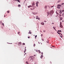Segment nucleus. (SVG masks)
<instances>
[{
    "instance_id": "f257e3e1",
    "label": "nucleus",
    "mask_w": 64,
    "mask_h": 64,
    "mask_svg": "<svg viewBox=\"0 0 64 64\" xmlns=\"http://www.w3.org/2000/svg\"><path fill=\"white\" fill-rule=\"evenodd\" d=\"M50 14L51 16H52V14H53L54 13V11L53 10H51L50 12Z\"/></svg>"
},
{
    "instance_id": "f03ea898",
    "label": "nucleus",
    "mask_w": 64,
    "mask_h": 64,
    "mask_svg": "<svg viewBox=\"0 0 64 64\" xmlns=\"http://www.w3.org/2000/svg\"><path fill=\"white\" fill-rule=\"evenodd\" d=\"M38 4H39V2H37L36 3V7L38 6Z\"/></svg>"
},
{
    "instance_id": "7ed1b4c3",
    "label": "nucleus",
    "mask_w": 64,
    "mask_h": 64,
    "mask_svg": "<svg viewBox=\"0 0 64 64\" xmlns=\"http://www.w3.org/2000/svg\"><path fill=\"white\" fill-rule=\"evenodd\" d=\"M60 28H63V26H62V24H61V23H60Z\"/></svg>"
},
{
    "instance_id": "20e7f679",
    "label": "nucleus",
    "mask_w": 64,
    "mask_h": 64,
    "mask_svg": "<svg viewBox=\"0 0 64 64\" xmlns=\"http://www.w3.org/2000/svg\"><path fill=\"white\" fill-rule=\"evenodd\" d=\"M22 44V43L21 42H19L18 43V45L19 46H20L21 45V44Z\"/></svg>"
},
{
    "instance_id": "39448f33",
    "label": "nucleus",
    "mask_w": 64,
    "mask_h": 64,
    "mask_svg": "<svg viewBox=\"0 0 64 64\" xmlns=\"http://www.w3.org/2000/svg\"><path fill=\"white\" fill-rule=\"evenodd\" d=\"M32 13L33 14H34V15H36V14H38V13L37 12L35 13L34 12H32Z\"/></svg>"
},
{
    "instance_id": "423d86ee",
    "label": "nucleus",
    "mask_w": 64,
    "mask_h": 64,
    "mask_svg": "<svg viewBox=\"0 0 64 64\" xmlns=\"http://www.w3.org/2000/svg\"><path fill=\"white\" fill-rule=\"evenodd\" d=\"M41 24L42 25H44V23L43 22H42L41 23Z\"/></svg>"
},
{
    "instance_id": "0eeeda50",
    "label": "nucleus",
    "mask_w": 64,
    "mask_h": 64,
    "mask_svg": "<svg viewBox=\"0 0 64 64\" xmlns=\"http://www.w3.org/2000/svg\"><path fill=\"white\" fill-rule=\"evenodd\" d=\"M57 6L58 7H61V5L58 4Z\"/></svg>"
},
{
    "instance_id": "6e6552de",
    "label": "nucleus",
    "mask_w": 64,
    "mask_h": 64,
    "mask_svg": "<svg viewBox=\"0 0 64 64\" xmlns=\"http://www.w3.org/2000/svg\"><path fill=\"white\" fill-rule=\"evenodd\" d=\"M32 7V6H28V8H30V7Z\"/></svg>"
},
{
    "instance_id": "1a4fd4ad",
    "label": "nucleus",
    "mask_w": 64,
    "mask_h": 64,
    "mask_svg": "<svg viewBox=\"0 0 64 64\" xmlns=\"http://www.w3.org/2000/svg\"><path fill=\"white\" fill-rule=\"evenodd\" d=\"M42 57H43V55H42L40 57V58L41 59H42Z\"/></svg>"
},
{
    "instance_id": "9d476101",
    "label": "nucleus",
    "mask_w": 64,
    "mask_h": 64,
    "mask_svg": "<svg viewBox=\"0 0 64 64\" xmlns=\"http://www.w3.org/2000/svg\"><path fill=\"white\" fill-rule=\"evenodd\" d=\"M61 0H59L58 1V3H59V2H61Z\"/></svg>"
},
{
    "instance_id": "9b49d317",
    "label": "nucleus",
    "mask_w": 64,
    "mask_h": 64,
    "mask_svg": "<svg viewBox=\"0 0 64 64\" xmlns=\"http://www.w3.org/2000/svg\"><path fill=\"white\" fill-rule=\"evenodd\" d=\"M62 13V12H61V10H60V14H61Z\"/></svg>"
},
{
    "instance_id": "f8f14e48",
    "label": "nucleus",
    "mask_w": 64,
    "mask_h": 64,
    "mask_svg": "<svg viewBox=\"0 0 64 64\" xmlns=\"http://www.w3.org/2000/svg\"><path fill=\"white\" fill-rule=\"evenodd\" d=\"M47 6H45L44 7V8L45 9H47Z\"/></svg>"
},
{
    "instance_id": "ddd939ff",
    "label": "nucleus",
    "mask_w": 64,
    "mask_h": 64,
    "mask_svg": "<svg viewBox=\"0 0 64 64\" xmlns=\"http://www.w3.org/2000/svg\"><path fill=\"white\" fill-rule=\"evenodd\" d=\"M57 33L58 34H61V35H62V34H61V33H60V32H58Z\"/></svg>"
},
{
    "instance_id": "4468645a",
    "label": "nucleus",
    "mask_w": 64,
    "mask_h": 64,
    "mask_svg": "<svg viewBox=\"0 0 64 64\" xmlns=\"http://www.w3.org/2000/svg\"><path fill=\"white\" fill-rule=\"evenodd\" d=\"M34 3H33L32 4V6H34Z\"/></svg>"
},
{
    "instance_id": "2eb2a0df",
    "label": "nucleus",
    "mask_w": 64,
    "mask_h": 64,
    "mask_svg": "<svg viewBox=\"0 0 64 64\" xmlns=\"http://www.w3.org/2000/svg\"><path fill=\"white\" fill-rule=\"evenodd\" d=\"M18 7H21V5H20V4H19L18 5Z\"/></svg>"
},
{
    "instance_id": "dca6fc26",
    "label": "nucleus",
    "mask_w": 64,
    "mask_h": 64,
    "mask_svg": "<svg viewBox=\"0 0 64 64\" xmlns=\"http://www.w3.org/2000/svg\"><path fill=\"white\" fill-rule=\"evenodd\" d=\"M62 16H63V17H64V12L62 14Z\"/></svg>"
},
{
    "instance_id": "f3484780",
    "label": "nucleus",
    "mask_w": 64,
    "mask_h": 64,
    "mask_svg": "<svg viewBox=\"0 0 64 64\" xmlns=\"http://www.w3.org/2000/svg\"><path fill=\"white\" fill-rule=\"evenodd\" d=\"M53 28H54V30H56V29L55 28V27L54 26H53Z\"/></svg>"
},
{
    "instance_id": "a211bd4d",
    "label": "nucleus",
    "mask_w": 64,
    "mask_h": 64,
    "mask_svg": "<svg viewBox=\"0 0 64 64\" xmlns=\"http://www.w3.org/2000/svg\"><path fill=\"white\" fill-rule=\"evenodd\" d=\"M18 35H20V32H18Z\"/></svg>"
},
{
    "instance_id": "6ab92c4d",
    "label": "nucleus",
    "mask_w": 64,
    "mask_h": 64,
    "mask_svg": "<svg viewBox=\"0 0 64 64\" xmlns=\"http://www.w3.org/2000/svg\"><path fill=\"white\" fill-rule=\"evenodd\" d=\"M18 2H19V3H20V0H17Z\"/></svg>"
},
{
    "instance_id": "aec40b11",
    "label": "nucleus",
    "mask_w": 64,
    "mask_h": 64,
    "mask_svg": "<svg viewBox=\"0 0 64 64\" xmlns=\"http://www.w3.org/2000/svg\"><path fill=\"white\" fill-rule=\"evenodd\" d=\"M58 32H61L62 31L61 30H58Z\"/></svg>"
},
{
    "instance_id": "412c9836",
    "label": "nucleus",
    "mask_w": 64,
    "mask_h": 64,
    "mask_svg": "<svg viewBox=\"0 0 64 64\" xmlns=\"http://www.w3.org/2000/svg\"><path fill=\"white\" fill-rule=\"evenodd\" d=\"M57 8H58V9H60V7H59V6H58L57 7Z\"/></svg>"
},
{
    "instance_id": "4be33fe9",
    "label": "nucleus",
    "mask_w": 64,
    "mask_h": 64,
    "mask_svg": "<svg viewBox=\"0 0 64 64\" xmlns=\"http://www.w3.org/2000/svg\"><path fill=\"white\" fill-rule=\"evenodd\" d=\"M37 36L36 35L35 36V39H36V37H37Z\"/></svg>"
},
{
    "instance_id": "5701e85b",
    "label": "nucleus",
    "mask_w": 64,
    "mask_h": 64,
    "mask_svg": "<svg viewBox=\"0 0 64 64\" xmlns=\"http://www.w3.org/2000/svg\"><path fill=\"white\" fill-rule=\"evenodd\" d=\"M38 52H39L40 53H41V52H40V50H38Z\"/></svg>"
},
{
    "instance_id": "b1692460",
    "label": "nucleus",
    "mask_w": 64,
    "mask_h": 64,
    "mask_svg": "<svg viewBox=\"0 0 64 64\" xmlns=\"http://www.w3.org/2000/svg\"><path fill=\"white\" fill-rule=\"evenodd\" d=\"M62 18H61L60 19V20H62Z\"/></svg>"
},
{
    "instance_id": "393cba45",
    "label": "nucleus",
    "mask_w": 64,
    "mask_h": 64,
    "mask_svg": "<svg viewBox=\"0 0 64 64\" xmlns=\"http://www.w3.org/2000/svg\"><path fill=\"white\" fill-rule=\"evenodd\" d=\"M32 34V33L31 32H29L28 33V34Z\"/></svg>"
},
{
    "instance_id": "a878e982",
    "label": "nucleus",
    "mask_w": 64,
    "mask_h": 64,
    "mask_svg": "<svg viewBox=\"0 0 64 64\" xmlns=\"http://www.w3.org/2000/svg\"><path fill=\"white\" fill-rule=\"evenodd\" d=\"M26 64H29V63H28V62H26Z\"/></svg>"
},
{
    "instance_id": "bb28decb",
    "label": "nucleus",
    "mask_w": 64,
    "mask_h": 64,
    "mask_svg": "<svg viewBox=\"0 0 64 64\" xmlns=\"http://www.w3.org/2000/svg\"><path fill=\"white\" fill-rule=\"evenodd\" d=\"M54 6H50V7L52 8V7H54Z\"/></svg>"
},
{
    "instance_id": "cd10ccee",
    "label": "nucleus",
    "mask_w": 64,
    "mask_h": 64,
    "mask_svg": "<svg viewBox=\"0 0 64 64\" xmlns=\"http://www.w3.org/2000/svg\"><path fill=\"white\" fill-rule=\"evenodd\" d=\"M22 44H23V45H25V44L24 43H23Z\"/></svg>"
},
{
    "instance_id": "c85d7f7f",
    "label": "nucleus",
    "mask_w": 64,
    "mask_h": 64,
    "mask_svg": "<svg viewBox=\"0 0 64 64\" xmlns=\"http://www.w3.org/2000/svg\"><path fill=\"white\" fill-rule=\"evenodd\" d=\"M35 44H34V47H35Z\"/></svg>"
},
{
    "instance_id": "c756f323",
    "label": "nucleus",
    "mask_w": 64,
    "mask_h": 64,
    "mask_svg": "<svg viewBox=\"0 0 64 64\" xmlns=\"http://www.w3.org/2000/svg\"><path fill=\"white\" fill-rule=\"evenodd\" d=\"M34 57L33 56H30V58H32V57Z\"/></svg>"
},
{
    "instance_id": "7c9ffc66",
    "label": "nucleus",
    "mask_w": 64,
    "mask_h": 64,
    "mask_svg": "<svg viewBox=\"0 0 64 64\" xmlns=\"http://www.w3.org/2000/svg\"><path fill=\"white\" fill-rule=\"evenodd\" d=\"M35 9V8H32V10H34Z\"/></svg>"
},
{
    "instance_id": "2f4dec72",
    "label": "nucleus",
    "mask_w": 64,
    "mask_h": 64,
    "mask_svg": "<svg viewBox=\"0 0 64 64\" xmlns=\"http://www.w3.org/2000/svg\"><path fill=\"white\" fill-rule=\"evenodd\" d=\"M30 10H33V9H32V8H30Z\"/></svg>"
},
{
    "instance_id": "473e14b6",
    "label": "nucleus",
    "mask_w": 64,
    "mask_h": 64,
    "mask_svg": "<svg viewBox=\"0 0 64 64\" xmlns=\"http://www.w3.org/2000/svg\"><path fill=\"white\" fill-rule=\"evenodd\" d=\"M10 12H9V11H7V13H9Z\"/></svg>"
},
{
    "instance_id": "72a5a7b5",
    "label": "nucleus",
    "mask_w": 64,
    "mask_h": 64,
    "mask_svg": "<svg viewBox=\"0 0 64 64\" xmlns=\"http://www.w3.org/2000/svg\"><path fill=\"white\" fill-rule=\"evenodd\" d=\"M59 16H62L61 15V14H59Z\"/></svg>"
},
{
    "instance_id": "f704fd0d",
    "label": "nucleus",
    "mask_w": 64,
    "mask_h": 64,
    "mask_svg": "<svg viewBox=\"0 0 64 64\" xmlns=\"http://www.w3.org/2000/svg\"><path fill=\"white\" fill-rule=\"evenodd\" d=\"M38 20H40V18H38Z\"/></svg>"
},
{
    "instance_id": "c9c22d12",
    "label": "nucleus",
    "mask_w": 64,
    "mask_h": 64,
    "mask_svg": "<svg viewBox=\"0 0 64 64\" xmlns=\"http://www.w3.org/2000/svg\"><path fill=\"white\" fill-rule=\"evenodd\" d=\"M41 54H42V55H43V53L42 52Z\"/></svg>"
},
{
    "instance_id": "e433bc0d",
    "label": "nucleus",
    "mask_w": 64,
    "mask_h": 64,
    "mask_svg": "<svg viewBox=\"0 0 64 64\" xmlns=\"http://www.w3.org/2000/svg\"><path fill=\"white\" fill-rule=\"evenodd\" d=\"M46 31H45V30H44V32H46Z\"/></svg>"
},
{
    "instance_id": "4c0bfd02",
    "label": "nucleus",
    "mask_w": 64,
    "mask_h": 64,
    "mask_svg": "<svg viewBox=\"0 0 64 64\" xmlns=\"http://www.w3.org/2000/svg\"><path fill=\"white\" fill-rule=\"evenodd\" d=\"M64 3H62V5H64Z\"/></svg>"
},
{
    "instance_id": "58836bf2",
    "label": "nucleus",
    "mask_w": 64,
    "mask_h": 64,
    "mask_svg": "<svg viewBox=\"0 0 64 64\" xmlns=\"http://www.w3.org/2000/svg\"><path fill=\"white\" fill-rule=\"evenodd\" d=\"M36 19H38V18H36Z\"/></svg>"
},
{
    "instance_id": "ea45409f",
    "label": "nucleus",
    "mask_w": 64,
    "mask_h": 64,
    "mask_svg": "<svg viewBox=\"0 0 64 64\" xmlns=\"http://www.w3.org/2000/svg\"><path fill=\"white\" fill-rule=\"evenodd\" d=\"M28 38H29H29H30V36H28Z\"/></svg>"
},
{
    "instance_id": "a19ab883",
    "label": "nucleus",
    "mask_w": 64,
    "mask_h": 64,
    "mask_svg": "<svg viewBox=\"0 0 64 64\" xmlns=\"http://www.w3.org/2000/svg\"><path fill=\"white\" fill-rule=\"evenodd\" d=\"M2 24V25H3V26H4V23H3Z\"/></svg>"
},
{
    "instance_id": "79ce46f5",
    "label": "nucleus",
    "mask_w": 64,
    "mask_h": 64,
    "mask_svg": "<svg viewBox=\"0 0 64 64\" xmlns=\"http://www.w3.org/2000/svg\"><path fill=\"white\" fill-rule=\"evenodd\" d=\"M56 14H58V15L59 14H58V13H56Z\"/></svg>"
},
{
    "instance_id": "37998d69",
    "label": "nucleus",
    "mask_w": 64,
    "mask_h": 64,
    "mask_svg": "<svg viewBox=\"0 0 64 64\" xmlns=\"http://www.w3.org/2000/svg\"><path fill=\"white\" fill-rule=\"evenodd\" d=\"M41 36H43V35H42V34L41 35Z\"/></svg>"
},
{
    "instance_id": "c03bdc74",
    "label": "nucleus",
    "mask_w": 64,
    "mask_h": 64,
    "mask_svg": "<svg viewBox=\"0 0 64 64\" xmlns=\"http://www.w3.org/2000/svg\"><path fill=\"white\" fill-rule=\"evenodd\" d=\"M33 57H32V58H34V56Z\"/></svg>"
},
{
    "instance_id": "a18cd8bd",
    "label": "nucleus",
    "mask_w": 64,
    "mask_h": 64,
    "mask_svg": "<svg viewBox=\"0 0 64 64\" xmlns=\"http://www.w3.org/2000/svg\"><path fill=\"white\" fill-rule=\"evenodd\" d=\"M52 24H54V23H52Z\"/></svg>"
},
{
    "instance_id": "49530a36",
    "label": "nucleus",
    "mask_w": 64,
    "mask_h": 64,
    "mask_svg": "<svg viewBox=\"0 0 64 64\" xmlns=\"http://www.w3.org/2000/svg\"><path fill=\"white\" fill-rule=\"evenodd\" d=\"M36 17H38V16H37Z\"/></svg>"
},
{
    "instance_id": "de8ad7c7",
    "label": "nucleus",
    "mask_w": 64,
    "mask_h": 64,
    "mask_svg": "<svg viewBox=\"0 0 64 64\" xmlns=\"http://www.w3.org/2000/svg\"><path fill=\"white\" fill-rule=\"evenodd\" d=\"M42 41H44V40H43V39H42Z\"/></svg>"
},
{
    "instance_id": "09e8293b",
    "label": "nucleus",
    "mask_w": 64,
    "mask_h": 64,
    "mask_svg": "<svg viewBox=\"0 0 64 64\" xmlns=\"http://www.w3.org/2000/svg\"><path fill=\"white\" fill-rule=\"evenodd\" d=\"M44 22H46V21H44Z\"/></svg>"
},
{
    "instance_id": "8fccbe9b",
    "label": "nucleus",
    "mask_w": 64,
    "mask_h": 64,
    "mask_svg": "<svg viewBox=\"0 0 64 64\" xmlns=\"http://www.w3.org/2000/svg\"><path fill=\"white\" fill-rule=\"evenodd\" d=\"M5 16H6L5 15L4 16V17H5Z\"/></svg>"
},
{
    "instance_id": "3c124183",
    "label": "nucleus",
    "mask_w": 64,
    "mask_h": 64,
    "mask_svg": "<svg viewBox=\"0 0 64 64\" xmlns=\"http://www.w3.org/2000/svg\"><path fill=\"white\" fill-rule=\"evenodd\" d=\"M56 13H57V12H56Z\"/></svg>"
},
{
    "instance_id": "603ef678",
    "label": "nucleus",
    "mask_w": 64,
    "mask_h": 64,
    "mask_svg": "<svg viewBox=\"0 0 64 64\" xmlns=\"http://www.w3.org/2000/svg\"><path fill=\"white\" fill-rule=\"evenodd\" d=\"M36 56V55H34V56Z\"/></svg>"
},
{
    "instance_id": "864d4df0",
    "label": "nucleus",
    "mask_w": 64,
    "mask_h": 64,
    "mask_svg": "<svg viewBox=\"0 0 64 64\" xmlns=\"http://www.w3.org/2000/svg\"><path fill=\"white\" fill-rule=\"evenodd\" d=\"M29 32H31V31L29 30Z\"/></svg>"
},
{
    "instance_id": "5fc2aeb1",
    "label": "nucleus",
    "mask_w": 64,
    "mask_h": 64,
    "mask_svg": "<svg viewBox=\"0 0 64 64\" xmlns=\"http://www.w3.org/2000/svg\"><path fill=\"white\" fill-rule=\"evenodd\" d=\"M36 52H38V51H37V50H36Z\"/></svg>"
},
{
    "instance_id": "6e6d98bb",
    "label": "nucleus",
    "mask_w": 64,
    "mask_h": 64,
    "mask_svg": "<svg viewBox=\"0 0 64 64\" xmlns=\"http://www.w3.org/2000/svg\"><path fill=\"white\" fill-rule=\"evenodd\" d=\"M48 14V15H49V14Z\"/></svg>"
},
{
    "instance_id": "4d7b16f0",
    "label": "nucleus",
    "mask_w": 64,
    "mask_h": 64,
    "mask_svg": "<svg viewBox=\"0 0 64 64\" xmlns=\"http://www.w3.org/2000/svg\"><path fill=\"white\" fill-rule=\"evenodd\" d=\"M25 52H24V53H25Z\"/></svg>"
},
{
    "instance_id": "13d9d810",
    "label": "nucleus",
    "mask_w": 64,
    "mask_h": 64,
    "mask_svg": "<svg viewBox=\"0 0 64 64\" xmlns=\"http://www.w3.org/2000/svg\"><path fill=\"white\" fill-rule=\"evenodd\" d=\"M53 47H54V46H53Z\"/></svg>"
},
{
    "instance_id": "bf43d9fd",
    "label": "nucleus",
    "mask_w": 64,
    "mask_h": 64,
    "mask_svg": "<svg viewBox=\"0 0 64 64\" xmlns=\"http://www.w3.org/2000/svg\"><path fill=\"white\" fill-rule=\"evenodd\" d=\"M26 49H25V50Z\"/></svg>"
},
{
    "instance_id": "052dcab7",
    "label": "nucleus",
    "mask_w": 64,
    "mask_h": 64,
    "mask_svg": "<svg viewBox=\"0 0 64 64\" xmlns=\"http://www.w3.org/2000/svg\"><path fill=\"white\" fill-rule=\"evenodd\" d=\"M25 0L26 1V0Z\"/></svg>"
}]
</instances>
